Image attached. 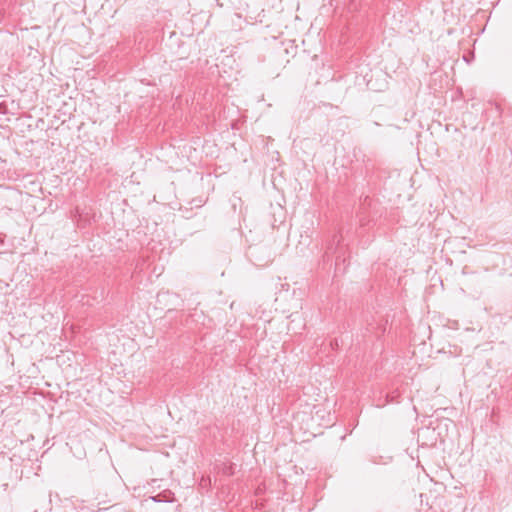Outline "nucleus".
<instances>
[{
    "instance_id": "f257e3e1",
    "label": "nucleus",
    "mask_w": 512,
    "mask_h": 512,
    "mask_svg": "<svg viewBox=\"0 0 512 512\" xmlns=\"http://www.w3.org/2000/svg\"><path fill=\"white\" fill-rule=\"evenodd\" d=\"M225 474L227 475H232L233 474V471H232V467H228L225 471H224Z\"/></svg>"
},
{
    "instance_id": "f03ea898",
    "label": "nucleus",
    "mask_w": 512,
    "mask_h": 512,
    "mask_svg": "<svg viewBox=\"0 0 512 512\" xmlns=\"http://www.w3.org/2000/svg\"><path fill=\"white\" fill-rule=\"evenodd\" d=\"M337 345H338L337 341H335L334 343L333 342L331 343V346H337Z\"/></svg>"
}]
</instances>
